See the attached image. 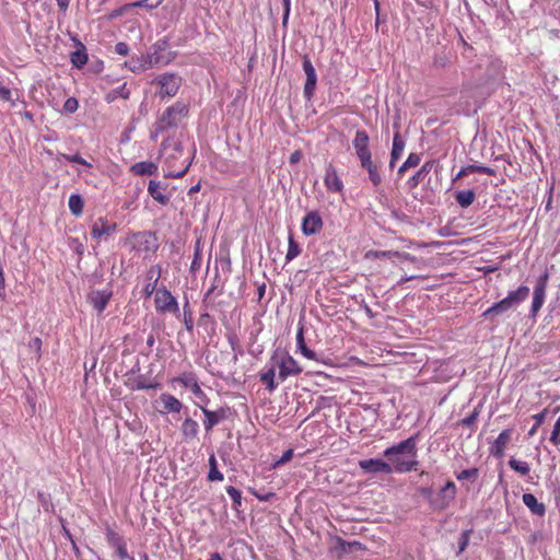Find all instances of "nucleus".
I'll return each instance as SVG.
<instances>
[{"label":"nucleus","mask_w":560,"mask_h":560,"mask_svg":"<svg viewBox=\"0 0 560 560\" xmlns=\"http://www.w3.org/2000/svg\"><path fill=\"white\" fill-rule=\"evenodd\" d=\"M477 416H478L477 411L472 412L470 416L463 419V421H462L463 424L467 425V427L471 425L472 423H475Z\"/></svg>","instance_id":"nucleus-61"},{"label":"nucleus","mask_w":560,"mask_h":560,"mask_svg":"<svg viewBox=\"0 0 560 560\" xmlns=\"http://www.w3.org/2000/svg\"><path fill=\"white\" fill-rule=\"evenodd\" d=\"M276 366L277 365L273 362V364L268 370L259 374L260 382L266 386V389H268L269 392H273L278 386V383L275 382Z\"/></svg>","instance_id":"nucleus-32"},{"label":"nucleus","mask_w":560,"mask_h":560,"mask_svg":"<svg viewBox=\"0 0 560 560\" xmlns=\"http://www.w3.org/2000/svg\"><path fill=\"white\" fill-rule=\"evenodd\" d=\"M296 346H298V349L300 350V352L302 353V355L305 357L306 359L314 360V361H317V362L320 361L317 358L316 353L313 350H311L310 348H307V346L305 343V339H304V329H303V327H300L298 332H296Z\"/></svg>","instance_id":"nucleus-28"},{"label":"nucleus","mask_w":560,"mask_h":560,"mask_svg":"<svg viewBox=\"0 0 560 560\" xmlns=\"http://www.w3.org/2000/svg\"><path fill=\"white\" fill-rule=\"evenodd\" d=\"M60 10L65 11L68 9L71 0H56Z\"/></svg>","instance_id":"nucleus-64"},{"label":"nucleus","mask_w":560,"mask_h":560,"mask_svg":"<svg viewBox=\"0 0 560 560\" xmlns=\"http://www.w3.org/2000/svg\"><path fill=\"white\" fill-rule=\"evenodd\" d=\"M160 400L163 404V409L161 410L162 413H164V412L178 413V412H180V410L183 408V404L180 402V400L171 394H166V393L162 394L160 396Z\"/></svg>","instance_id":"nucleus-24"},{"label":"nucleus","mask_w":560,"mask_h":560,"mask_svg":"<svg viewBox=\"0 0 560 560\" xmlns=\"http://www.w3.org/2000/svg\"><path fill=\"white\" fill-rule=\"evenodd\" d=\"M155 237L150 232H137L131 234L127 242L136 252H151L156 248Z\"/></svg>","instance_id":"nucleus-8"},{"label":"nucleus","mask_w":560,"mask_h":560,"mask_svg":"<svg viewBox=\"0 0 560 560\" xmlns=\"http://www.w3.org/2000/svg\"><path fill=\"white\" fill-rule=\"evenodd\" d=\"M182 82L183 80L178 74L165 72L156 75L151 84L156 88V95L163 100L174 97L182 86Z\"/></svg>","instance_id":"nucleus-4"},{"label":"nucleus","mask_w":560,"mask_h":560,"mask_svg":"<svg viewBox=\"0 0 560 560\" xmlns=\"http://www.w3.org/2000/svg\"><path fill=\"white\" fill-rule=\"evenodd\" d=\"M528 295L529 288L527 285H521L516 290L510 291L505 296V300L509 302V304L512 305L513 308H515L518 304L524 302Z\"/></svg>","instance_id":"nucleus-26"},{"label":"nucleus","mask_w":560,"mask_h":560,"mask_svg":"<svg viewBox=\"0 0 560 560\" xmlns=\"http://www.w3.org/2000/svg\"><path fill=\"white\" fill-rule=\"evenodd\" d=\"M479 475L478 468L464 469L456 475L458 480L476 479Z\"/></svg>","instance_id":"nucleus-48"},{"label":"nucleus","mask_w":560,"mask_h":560,"mask_svg":"<svg viewBox=\"0 0 560 560\" xmlns=\"http://www.w3.org/2000/svg\"><path fill=\"white\" fill-rule=\"evenodd\" d=\"M161 46L155 44L153 46V51L152 52H149L147 54L148 56V60H151L150 61V67L153 68L155 66H159V65H163V63H167L168 61H164L163 60V57L161 56Z\"/></svg>","instance_id":"nucleus-42"},{"label":"nucleus","mask_w":560,"mask_h":560,"mask_svg":"<svg viewBox=\"0 0 560 560\" xmlns=\"http://www.w3.org/2000/svg\"><path fill=\"white\" fill-rule=\"evenodd\" d=\"M150 61L148 60L147 54L140 56H132L126 62L125 66L132 72L139 73L150 69Z\"/></svg>","instance_id":"nucleus-22"},{"label":"nucleus","mask_w":560,"mask_h":560,"mask_svg":"<svg viewBox=\"0 0 560 560\" xmlns=\"http://www.w3.org/2000/svg\"><path fill=\"white\" fill-rule=\"evenodd\" d=\"M549 280V275L546 271L544 275H541L534 287L533 292V302L530 307V313L533 316H536L537 313L540 311L545 303L546 298V289Z\"/></svg>","instance_id":"nucleus-10"},{"label":"nucleus","mask_w":560,"mask_h":560,"mask_svg":"<svg viewBox=\"0 0 560 560\" xmlns=\"http://www.w3.org/2000/svg\"><path fill=\"white\" fill-rule=\"evenodd\" d=\"M171 383H178L185 388L190 389L191 393L200 400V406L207 405L209 402L207 394L201 389L199 385L196 373L190 371L183 372L180 375L173 377Z\"/></svg>","instance_id":"nucleus-6"},{"label":"nucleus","mask_w":560,"mask_h":560,"mask_svg":"<svg viewBox=\"0 0 560 560\" xmlns=\"http://www.w3.org/2000/svg\"><path fill=\"white\" fill-rule=\"evenodd\" d=\"M69 209L74 217H80L83 211L84 202L80 195L72 194L68 201Z\"/></svg>","instance_id":"nucleus-36"},{"label":"nucleus","mask_w":560,"mask_h":560,"mask_svg":"<svg viewBox=\"0 0 560 560\" xmlns=\"http://www.w3.org/2000/svg\"><path fill=\"white\" fill-rule=\"evenodd\" d=\"M283 3V24L287 23L289 14H290V8H291V0H282Z\"/></svg>","instance_id":"nucleus-60"},{"label":"nucleus","mask_w":560,"mask_h":560,"mask_svg":"<svg viewBox=\"0 0 560 560\" xmlns=\"http://www.w3.org/2000/svg\"><path fill=\"white\" fill-rule=\"evenodd\" d=\"M79 108V102L75 97H69L66 100L63 104V112L68 114H73Z\"/></svg>","instance_id":"nucleus-51"},{"label":"nucleus","mask_w":560,"mask_h":560,"mask_svg":"<svg viewBox=\"0 0 560 560\" xmlns=\"http://www.w3.org/2000/svg\"><path fill=\"white\" fill-rule=\"evenodd\" d=\"M417 440L418 434L387 447L384 451V456L392 463L393 471L408 472L416 469L418 465V460L416 459Z\"/></svg>","instance_id":"nucleus-1"},{"label":"nucleus","mask_w":560,"mask_h":560,"mask_svg":"<svg viewBox=\"0 0 560 560\" xmlns=\"http://www.w3.org/2000/svg\"><path fill=\"white\" fill-rule=\"evenodd\" d=\"M117 555L119 556L120 559H125L128 557L127 548L124 544L117 547Z\"/></svg>","instance_id":"nucleus-63"},{"label":"nucleus","mask_w":560,"mask_h":560,"mask_svg":"<svg viewBox=\"0 0 560 560\" xmlns=\"http://www.w3.org/2000/svg\"><path fill=\"white\" fill-rule=\"evenodd\" d=\"M130 172L135 175H154L158 172V165L153 162L142 161L133 164Z\"/></svg>","instance_id":"nucleus-31"},{"label":"nucleus","mask_w":560,"mask_h":560,"mask_svg":"<svg viewBox=\"0 0 560 560\" xmlns=\"http://www.w3.org/2000/svg\"><path fill=\"white\" fill-rule=\"evenodd\" d=\"M405 149V141L401 139L400 133L396 132L393 139V149L390 155L393 160H399Z\"/></svg>","instance_id":"nucleus-41"},{"label":"nucleus","mask_w":560,"mask_h":560,"mask_svg":"<svg viewBox=\"0 0 560 560\" xmlns=\"http://www.w3.org/2000/svg\"><path fill=\"white\" fill-rule=\"evenodd\" d=\"M420 161H421L420 154H418V153H410L408 155L407 160L399 167L398 173L401 175L408 168L418 166L420 164Z\"/></svg>","instance_id":"nucleus-43"},{"label":"nucleus","mask_w":560,"mask_h":560,"mask_svg":"<svg viewBox=\"0 0 560 560\" xmlns=\"http://www.w3.org/2000/svg\"><path fill=\"white\" fill-rule=\"evenodd\" d=\"M200 260H201V255H200L199 248L197 247L195 250L194 260L190 266L191 270L198 269L200 267Z\"/></svg>","instance_id":"nucleus-59"},{"label":"nucleus","mask_w":560,"mask_h":560,"mask_svg":"<svg viewBox=\"0 0 560 560\" xmlns=\"http://www.w3.org/2000/svg\"><path fill=\"white\" fill-rule=\"evenodd\" d=\"M509 466L512 470L520 474L522 477H526L530 472V466L527 462L518 460L515 458H511L509 460Z\"/></svg>","instance_id":"nucleus-37"},{"label":"nucleus","mask_w":560,"mask_h":560,"mask_svg":"<svg viewBox=\"0 0 560 560\" xmlns=\"http://www.w3.org/2000/svg\"><path fill=\"white\" fill-rule=\"evenodd\" d=\"M209 474H208V480L209 481H222L223 480V474L218 469V463L217 458L213 454L209 457Z\"/></svg>","instance_id":"nucleus-39"},{"label":"nucleus","mask_w":560,"mask_h":560,"mask_svg":"<svg viewBox=\"0 0 560 560\" xmlns=\"http://www.w3.org/2000/svg\"><path fill=\"white\" fill-rule=\"evenodd\" d=\"M163 1L164 0H139L136 2H131V5L136 8H145L148 10H153L161 5Z\"/></svg>","instance_id":"nucleus-47"},{"label":"nucleus","mask_w":560,"mask_h":560,"mask_svg":"<svg viewBox=\"0 0 560 560\" xmlns=\"http://www.w3.org/2000/svg\"><path fill=\"white\" fill-rule=\"evenodd\" d=\"M369 142L370 137L368 132L363 129L357 130L352 143L359 160L372 156L371 150L369 148Z\"/></svg>","instance_id":"nucleus-15"},{"label":"nucleus","mask_w":560,"mask_h":560,"mask_svg":"<svg viewBox=\"0 0 560 560\" xmlns=\"http://www.w3.org/2000/svg\"><path fill=\"white\" fill-rule=\"evenodd\" d=\"M470 533H471L470 530H465V532L462 533L460 539H459V550H458V553L463 552L466 549V547L468 546Z\"/></svg>","instance_id":"nucleus-55"},{"label":"nucleus","mask_w":560,"mask_h":560,"mask_svg":"<svg viewBox=\"0 0 560 560\" xmlns=\"http://www.w3.org/2000/svg\"><path fill=\"white\" fill-rule=\"evenodd\" d=\"M324 183H325L326 189L329 192L340 194L343 191V183H342L341 178L339 177L337 170L332 165V163H328L325 166Z\"/></svg>","instance_id":"nucleus-13"},{"label":"nucleus","mask_w":560,"mask_h":560,"mask_svg":"<svg viewBox=\"0 0 560 560\" xmlns=\"http://www.w3.org/2000/svg\"><path fill=\"white\" fill-rule=\"evenodd\" d=\"M301 159H302V152L296 150L293 153H291L289 161L291 164H296L301 161Z\"/></svg>","instance_id":"nucleus-62"},{"label":"nucleus","mask_w":560,"mask_h":560,"mask_svg":"<svg viewBox=\"0 0 560 560\" xmlns=\"http://www.w3.org/2000/svg\"><path fill=\"white\" fill-rule=\"evenodd\" d=\"M476 194L471 189L460 190L455 194V199L462 208H467L475 201Z\"/></svg>","instance_id":"nucleus-35"},{"label":"nucleus","mask_w":560,"mask_h":560,"mask_svg":"<svg viewBox=\"0 0 560 560\" xmlns=\"http://www.w3.org/2000/svg\"><path fill=\"white\" fill-rule=\"evenodd\" d=\"M0 97H1V100L5 101V102H11L12 101L11 90L7 86L1 88L0 89Z\"/></svg>","instance_id":"nucleus-58"},{"label":"nucleus","mask_w":560,"mask_h":560,"mask_svg":"<svg viewBox=\"0 0 560 560\" xmlns=\"http://www.w3.org/2000/svg\"><path fill=\"white\" fill-rule=\"evenodd\" d=\"M360 468L365 472H384V474H390L393 472V467L389 463L384 462L383 459L378 458H371V459H362L359 462Z\"/></svg>","instance_id":"nucleus-16"},{"label":"nucleus","mask_w":560,"mask_h":560,"mask_svg":"<svg viewBox=\"0 0 560 560\" xmlns=\"http://www.w3.org/2000/svg\"><path fill=\"white\" fill-rule=\"evenodd\" d=\"M115 51L118 55L126 56L129 52V46L125 42H119L115 45Z\"/></svg>","instance_id":"nucleus-56"},{"label":"nucleus","mask_w":560,"mask_h":560,"mask_svg":"<svg viewBox=\"0 0 560 560\" xmlns=\"http://www.w3.org/2000/svg\"><path fill=\"white\" fill-rule=\"evenodd\" d=\"M360 165L369 173V179L376 187L382 184V175L378 165L373 162L372 156L359 160Z\"/></svg>","instance_id":"nucleus-21"},{"label":"nucleus","mask_w":560,"mask_h":560,"mask_svg":"<svg viewBox=\"0 0 560 560\" xmlns=\"http://www.w3.org/2000/svg\"><path fill=\"white\" fill-rule=\"evenodd\" d=\"M187 115L188 106L183 102H175L173 105L165 108L155 124V131L152 135V139H155L160 132L177 127Z\"/></svg>","instance_id":"nucleus-3"},{"label":"nucleus","mask_w":560,"mask_h":560,"mask_svg":"<svg viewBox=\"0 0 560 560\" xmlns=\"http://www.w3.org/2000/svg\"><path fill=\"white\" fill-rule=\"evenodd\" d=\"M301 254V247L299 243L294 240L293 235H289L288 240V250L285 254V260L291 261L296 258Z\"/></svg>","instance_id":"nucleus-40"},{"label":"nucleus","mask_w":560,"mask_h":560,"mask_svg":"<svg viewBox=\"0 0 560 560\" xmlns=\"http://www.w3.org/2000/svg\"><path fill=\"white\" fill-rule=\"evenodd\" d=\"M271 361H273L279 369L278 376L281 382L285 381L289 376L299 375L303 371L299 362L289 353H284L280 358L275 354Z\"/></svg>","instance_id":"nucleus-5"},{"label":"nucleus","mask_w":560,"mask_h":560,"mask_svg":"<svg viewBox=\"0 0 560 560\" xmlns=\"http://www.w3.org/2000/svg\"><path fill=\"white\" fill-rule=\"evenodd\" d=\"M165 186L158 180H150L148 186V192L159 203L165 206L170 202V197L164 194Z\"/></svg>","instance_id":"nucleus-23"},{"label":"nucleus","mask_w":560,"mask_h":560,"mask_svg":"<svg viewBox=\"0 0 560 560\" xmlns=\"http://www.w3.org/2000/svg\"><path fill=\"white\" fill-rule=\"evenodd\" d=\"M154 302L155 308L160 313H179V307L176 299L166 288H161L156 290Z\"/></svg>","instance_id":"nucleus-7"},{"label":"nucleus","mask_w":560,"mask_h":560,"mask_svg":"<svg viewBox=\"0 0 560 560\" xmlns=\"http://www.w3.org/2000/svg\"><path fill=\"white\" fill-rule=\"evenodd\" d=\"M512 439V430H503L490 446V454L497 458L504 456V451Z\"/></svg>","instance_id":"nucleus-18"},{"label":"nucleus","mask_w":560,"mask_h":560,"mask_svg":"<svg viewBox=\"0 0 560 560\" xmlns=\"http://www.w3.org/2000/svg\"><path fill=\"white\" fill-rule=\"evenodd\" d=\"M202 413L205 415L203 428L207 433L211 432L213 427L221 422L225 418L223 409L212 411L203 406H200Z\"/></svg>","instance_id":"nucleus-20"},{"label":"nucleus","mask_w":560,"mask_h":560,"mask_svg":"<svg viewBox=\"0 0 560 560\" xmlns=\"http://www.w3.org/2000/svg\"><path fill=\"white\" fill-rule=\"evenodd\" d=\"M338 544L343 551H349L351 549H357V550L362 549V544L360 541L347 542L343 539L338 538Z\"/></svg>","instance_id":"nucleus-53"},{"label":"nucleus","mask_w":560,"mask_h":560,"mask_svg":"<svg viewBox=\"0 0 560 560\" xmlns=\"http://www.w3.org/2000/svg\"><path fill=\"white\" fill-rule=\"evenodd\" d=\"M276 366L277 365L273 362V364L268 370L259 374L260 382L266 386V389H268L269 392H273L278 386V383L275 382Z\"/></svg>","instance_id":"nucleus-33"},{"label":"nucleus","mask_w":560,"mask_h":560,"mask_svg":"<svg viewBox=\"0 0 560 560\" xmlns=\"http://www.w3.org/2000/svg\"><path fill=\"white\" fill-rule=\"evenodd\" d=\"M303 70L306 74V82L304 85V95H305V97L311 98L315 91L317 77H316L315 68L313 67L312 61L310 60L308 57H304V59H303Z\"/></svg>","instance_id":"nucleus-17"},{"label":"nucleus","mask_w":560,"mask_h":560,"mask_svg":"<svg viewBox=\"0 0 560 560\" xmlns=\"http://www.w3.org/2000/svg\"><path fill=\"white\" fill-rule=\"evenodd\" d=\"M162 275V267L160 265L150 266L147 270L145 280L147 283L142 290L143 296L145 299L150 298L154 292H156V285Z\"/></svg>","instance_id":"nucleus-14"},{"label":"nucleus","mask_w":560,"mask_h":560,"mask_svg":"<svg viewBox=\"0 0 560 560\" xmlns=\"http://www.w3.org/2000/svg\"><path fill=\"white\" fill-rule=\"evenodd\" d=\"M162 154L164 156V176L166 178H182L190 167L188 159H182L184 148L175 139L167 138L162 143Z\"/></svg>","instance_id":"nucleus-2"},{"label":"nucleus","mask_w":560,"mask_h":560,"mask_svg":"<svg viewBox=\"0 0 560 560\" xmlns=\"http://www.w3.org/2000/svg\"><path fill=\"white\" fill-rule=\"evenodd\" d=\"M550 442L553 445H560V417L557 419L550 435Z\"/></svg>","instance_id":"nucleus-54"},{"label":"nucleus","mask_w":560,"mask_h":560,"mask_svg":"<svg viewBox=\"0 0 560 560\" xmlns=\"http://www.w3.org/2000/svg\"><path fill=\"white\" fill-rule=\"evenodd\" d=\"M62 158L71 163H78L86 167H92V164L84 160L80 154H62Z\"/></svg>","instance_id":"nucleus-50"},{"label":"nucleus","mask_w":560,"mask_h":560,"mask_svg":"<svg viewBox=\"0 0 560 560\" xmlns=\"http://www.w3.org/2000/svg\"><path fill=\"white\" fill-rule=\"evenodd\" d=\"M471 173H480V174H486V175H489V176H494L495 175V171L491 167H488V166H483V165H468L466 167H463L458 173L457 175L455 176L454 180H457L464 176H467Z\"/></svg>","instance_id":"nucleus-29"},{"label":"nucleus","mask_w":560,"mask_h":560,"mask_svg":"<svg viewBox=\"0 0 560 560\" xmlns=\"http://www.w3.org/2000/svg\"><path fill=\"white\" fill-rule=\"evenodd\" d=\"M513 307L511 304H509V302L505 300V298L497 303H494L492 306H490L489 308H487L483 313H482V317L485 318H489L491 316H498V315H502L509 311H511Z\"/></svg>","instance_id":"nucleus-30"},{"label":"nucleus","mask_w":560,"mask_h":560,"mask_svg":"<svg viewBox=\"0 0 560 560\" xmlns=\"http://www.w3.org/2000/svg\"><path fill=\"white\" fill-rule=\"evenodd\" d=\"M180 431L186 441H191L198 436L199 424L196 420L186 418L180 425Z\"/></svg>","instance_id":"nucleus-27"},{"label":"nucleus","mask_w":560,"mask_h":560,"mask_svg":"<svg viewBox=\"0 0 560 560\" xmlns=\"http://www.w3.org/2000/svg\"><path fill=\"white\" fill-rule=\"evenodd\" d=\"M131 8H135L133 5H131V3H126L125 5H122L121 8L117 9V10H114L112 13H110V18H117V16H120L121 14H124L125 12H127L129 9Z\"/></svg>","instance_id":"nucleus-57"},{"label":"nucleus","mask_w":560,"mask_h":560,"mask_svg":"<svg viewBox=\"0 0 560 560\" xmlns=\"http://www.w3.org/2000/svg\"><path fill=\"white\" fill-rule=\"evenodd\" d=\"M523 503L529 509V511L538 516H542L546 513V506L544 503L538 502L537 498L533 493H524L522 497Z\"/></svg>","instance_id":"nucleus-25"},{"label":"nucleus","mask_w":560,"mask_h":560,"mask_svg":"<svg viewBox=\"0 0 560 560\" xmlns=\"http://www.w3.org/2000/svg\"><path fill=\"white\" fill-rule=\"evenodd\" d=\"M384 257H404L406 259L415 260V257L410 256V254H400L399 252L394 250H369L365 254V258H384Z\"/></svg>","instance_id":"nucleus-34"},{"label":"nucleus","mask_w":560,"mask_h":560,"mask_svg":"<svg viewBox=\"0 0 560 560\" xmlns=\"http://www.w3.org/2000/svg\"><path fill=\"white\" fill-rule=\"evenodd\" d=\"M323 226L324 222L318 211H308L302 219L301 230L305 236L318 234Z\"/></svg>","instance_id":"nucleus-12"},{"label":"nucleus","mask_w":560,"mask_h":560,"mask_svg":"<svg viewBox=\"0 0 560 560\" xmlns=\"http://www.w3.org/2000/svg\"><path fill=\"white\" fill-rule=\"evenodd\" d=\"M548 409H544L542 411L536 413L533 416V419L535 420V424L530 428L528 431V435L533 436L538 431L539 427L544 423L546 416H547Z\"/></svg>","instance_id":"nucleus-46"},{"label":"nucleus","mask_w":560,"mask_h":560,"mask_svg":"<svg viewBox=\"0 0 560 560\" xmlns=\"http://www.w3.org/2000/svg\"><path fill=\"white\" fill-rule=\"evenodd\" d=\"M117 224L105 217L97 218L91 226L92 238L101 242L115 233Z\"/></svg>","instance_id":"nucleus-11"},{"label":"nucleus","mask_w":560,"mask_h":560,"mask_svg":"<svg viewBox=\"0 0 560 560\" xmlns=\"http://www.w3.org/2000/svg\"><path fill=\"white\" fill-rule=\"evenodd\" d=\"M225 489L228 494L232 499L233 509L237 511L238 508L242 505V492L233 486H228Z\"/></svg>","instance_id":"nucleus-45"},{"label":"nucleus","mask_w":560,"mask_h":560,"mask_svg":"<svg viewBox=\"0 0 560 560\" xmlns=\"http://www.w3.org/2000/svg\"><path fill=\"white\" fill-rule=\"evenodd\" d=\"M441 493L448 498L450 500H453L456 494V486L453 481H447L445 486L442 488Z\"/></svg>","instance_id":"nucleus-52"},{"label":"nucleus","mask_w":560,"mask_h":560,"mask_svg":"<svg viewBox=\"0 0 560 560\" xmlns=\"http://www.w3.org/2000/svg\"><path fill=\"white\" fill-rule=\"evenodd\" d=\"M71 62L77 68H82L88 62V55L83 49H78L71 54Z\"/></svg>","instance_id":"nucleus-44"},{"label":"nucleus","mask_w":560,"mask_h":560,"mask_svg":"<svg viewBox=\"0 0 560 560\" xmlns=\"http://www.w3.org/2000/svg\"><path fill=\"white\" fill-rule=\"evenodd\" d=\"M432 164L430 162L424 163L420 170L409 178L408 184L410 187H417L418 184L425 177V175L431 171Z\"/></svg>","instance_id":"nucleus-38"},{"label":"nucleus","mask_w":560,"mask_h":560,"mask_svg":"<svg viewBox=\"0 0 560 560\" xmlns=\"http://www.w3.org/2000/svg\"><path fill=\"white\" fill-rule=\"evenodd\" d=\"M125 385L132 392L143 389H158L161 387V384L156 377H151L145 374L129 375L125 381Z\"/></svg>","instance_id":"nucleus-9"},{"label":"nucleus","mask_w":560,"mask_h":560,"mask_svg":"<svg viewBox=\"0 0 560 560\" xmlns=\"http://www.w3.org/2000/svg\"><path fill=\"white\" fill-rule=\"evenodd\" d=\"M112 294L110 290H95L89 294V301L98 313H102L112 299Z\"/></svg>","instance_id":"nucleus-19"},{"label":"nucleus","mask_w":560,"mask_h":560,"mask_svg":"<svg viewBox=\"0 0 560 560\" xmlns=\"http://www.w3.org/2000/svg\"><path fill=\"white\" fill-rule=\"evenodd\" d=\"M184 324L188 331H191L194 329V319L188 302H186L184 306Z\"/></svg>","instance_id":"nucleus-49"}]
</instances>
